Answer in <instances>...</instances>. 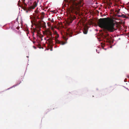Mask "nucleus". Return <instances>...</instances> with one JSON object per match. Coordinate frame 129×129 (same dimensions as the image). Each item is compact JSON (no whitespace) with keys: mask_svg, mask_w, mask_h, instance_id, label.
Returning <instances> with one entry per match:
<instances>
[{"mask_svg":"<svg viewBox=\"0 0 129 129\" xmlns=\"http://www.w3.org/2000/svg\"><path fill=\"white\" fill-rule=\"evenodd\" d=\"M98 24L100 27L103 29L105 33H107V31L113 32L115 30L114 27L115 23L113 21H107L106 18L100 19Z\"/></svg>","mask_w":129,"mask_h":129,"instance_id":"nucleus-1","label":"nucleus"},{"mask_svg":"<svg viewBox=\"0 0 129 129\" xmlns=\"http://www.w3.org/2000/svg\"><path fill=\"white\" fill-rule=\"evenodd\" d=\"M59 37V35L58 34L56 35V36L55 37V43L57 44H60L62 45H63L64 44L66 43L63 42L61 41H59L58 40L57 38Z\"/></svg>","mask_w":129,"mask_h":129,"instance_id":"nucleus-2","label":"nucleus"},{"mask_svg":"<svg viewBox=\"0 0 129 129\" xmlns=\"http://www.w3.org/2000/svg\"><path fill=\"white\" fill-rule=\"evenodd\" d=\"M37 3L35 1L33 4V5L29 7L28 10H30L31 9H34L37 6Z\"/></svg>","mask_w":129,"mask_h":129,"instance_id":"nucleus-3","label":"nucleus"},{"mask_svg":"<svg viewBox=\"0 0 129 129\" xmlns=\"http://www.w3.org/2000/svg\"><path fill=\"white\" fill-rule=\"evenodd\" d=\"M104 38H105L107 40V42H109L110 41L111 39V37L109 36V34H107L105 35H104Z\"/></svg>","mask_w":129,"mask_h":129,"instance_id":"nucleus-4","label":"nucleus"},{"mask_svg":"<svg viewBox=\"0 0 129 129\" xmlns=\"http://www.w3.org/2000/svg\"><path fill=\"white\" fill-rule=\"evenodd\" d=\"M52 33L49 30H46L45 31L44 34L46 35H52Z\"/></svg>","mask_w":129,"mask_h":129,"instance_id":"nucleus-5","label":"nucleus"},{"mask_svg":"<svg viewBox=\"0 0 129 129\" xmlns=\"http://www.w3.org/2000/svg\"><path fill=\"white\" fill-rule=\"evenodd\" d=\"M76 18V17L74 16H71L68 19V22L70 23H71L73 20Z\"/></svg>","mask_w":129,"mask_h":129,"instance_id":"nucleus-6","label":"nucleus"},{"mask_svg":"<svg viewBox=\"0 0 129 129\" xmlns=\"http://www.w3.org/2000/svg\"><path fill=\"white\" fill-rule=\"evenodd\" d=\"M42 22H43V23H40V24L42 25V26L44 28H46V23L44 22L43 21H42Z\"/></svg>","mask_w":129,"mask_h":129,"instance_id":"nucleus-7","label":"nucleus"},{"mask_svg":"<svg viewBox=\"0 0 129 129\" xmlns=\"http://www.w3.org/2000/svg\"><path fill=\"white\" fill-rule=\"evenodd\" d=\"M53 40L51 38H49L48 40L47 41H48L49 43L50 44H52L53 43Z\"/></svg>","mask_w":129,"mask_h":129,"instance_id":"nucleus-8","label":"nucleus"},{"mask_svg":"<svg viewBox=\"0 0 129 129\" xmlns=\"http://www.w3.org/2000/svg\"><path fill=\"white\" fill-rule=\"evenodd\" d=\"M88 32V30H86L85 28H84L83 30V33L84 34H87Z\"/></svg>","mask_w":129,"mask_h":129,"instance_id":"nucleus-9","label":"nucleus"},{"mask_svg":"<svg viewBox=\"0 0 129 129\" xmlns=\"http://www.w3.org/2000/svg\"><path fill=\"white\" fill-rule=\"evenodd\" d=\"M68 34L69 35L71 34H72V32L71 30L70 29H68Z\"/></svg>","mask_w":129,"mask_h":129,"instance_id":"nucleus-10","label":"nucleus"},{"mask_svg":"<svg viewBox=\"0 0 129 129\" xmlns=\"http://www.w3.org/2000/svg\"><path fill=\"white\" fill-rule=\"evenodd\" d=\"M121 17H122L123 18H127L126 16L122 14L121 15Z\"/></svg>","mask_w":129,"mask_h":129,"instance_id":"nucleus-11","label":"nucleus"},{"mask_svg":"<svg viewBox=\"0 0 129 129\" xmlns=\"http://www.w3.org/2000/svg\"><path fill=\"white\" fill-rule=\"evenodd\" d=\"M50 36L51 37H50V38H51L53 40L54 37L52 36V35H50Z\"/></svg>","mask_w":129,"mask_h":129,"instance_id":"nucleus-12","label":"nucleus"},{"mask_svg":"<svg viewBox=\"0 0 129 129\" xmlns=\"http://www.w3.org/2000/svg\"><path fill=\"white\" fill-rule=\"evenodd\" d=\"M54 34L55 35H57L58 34L57 32L56 31H55L54 32Z\"/></svg>","mask_w":129,"mask_h":129,"instance_id":"nucleus-13","label":"nucleus"},{"mask_svg":"<svg viewBox=\"0 0 129 129\" xmlns=\"http://www.w3.org/2000/svg\"><path fill=\"white\" fill-rule=\"evenodd\" d=\"M116 16H117V17H121V15H119L117 14L116 15Z\"/></svg>","mask_w":129,"mask_h":129,"instance_id":"nucleus-14","label":"nucleus"},{"mask_svg":"<svg viewBox=\"0 0 129 129\" xmlns=\"http://www.w3.org/2000/svg\"><path fill=\"white\" fill-rule=\"evenodd\" d=\"M76 9L77 10H78L79 9V7H76Z\"/></svg>","mask_w":129,"mask_h":129,"instance_id":"nucleus-15","label":"nucleus"},{"mask_svg":"<svg viewBox=\"0 0 129 129\" xmlns=\"http://www.w3.org/2000/svg\"><path fill=\"white\" fill-rule=\"evenodd\" d=\"M63 39L64 40H66V41H67V40L68 39L67 38H66L65 37H63Z\"/></svg>","mask_w":129,"mask_h":129,"instance_id":"nucleus-16","label":"nucleus"},{"mask_svg":"<svg viewBox=\"0 0 129 129\" xmlns=\"http://www.w3.org/2000/svg\"><path fill=\"white\" fill-rule=\"evenodd\" d=\"M51 22H54V21L53 20V18H52V20H51Z\"/></svg>","mask_w":129,"mask_h":129,"instance_id":"nucleus-17","label":"nucleus"},{"mask_svg":"<svg viewBox=\"0 0 129 129\" xmlns=\"http://www.w3.org/2000/svg\"><path fill=\"white\" fill-rule=\"evenodd\" d=\"M47 36V38H50V37H49V36H50L49 35H46Z\"/></svg>","mask_w":129,"mask_h":129,"instance_id":"nucleus-18","label":"nucleus"},{"mask_svg":"<svg viewBox=\"0 0 129 129\" xmlns=\"http://www.w3.org/2000/svg\"><path fill=\"white\" fill-rule=\"evenodd\" d=\"M24 6H27V4H26V3H25L24 4Z\"/></svg>","mask_w":129,"mask_h":129,"instance_id":"nucleus-19","label":"nucleus"},{"mask_svg":"<svg viewBox=\"0 0 129 129\" xmlns=\"http://www.w3.org/2000/svg\"><path fill=\"white\" fill-rule=\"evenodd\" d=\"M28 9H29V8L28 9V10H27V11H26V12L27 13L28 12V11H30V10H28Z\"/></svg>","mask_w":129,"mask_h":129,"instance_id":"nucleus-20","label":"nucleus"},{"mask_svg":"<svg viewBox=\"0 0 129 129\" xmlns=\"http://www.w3.org/2000/svg\"><path fill=\"white\" fill-rule=\"evenodd\" d=\"M48 20H50V21H51V19H50V18H48Z\"/></svg>","mask_w":129,"mask_h":129,"instance_id":"nucleus-21","label":"nucleus"},{"mask_svg":"<svg viewBox=\"0 0 129 129\" xmlns=\"http://www.w3.org/2000/svg\"><path fill=\"white\" fill-rule=\"evenodd\" d=\"M34 47L35 48H36V47H35L34 46Z\"/></svg>","mask_w":129,"mask_h":129,"instance_id":"nucleus-22","label":"nucleus"}]
</instances>
